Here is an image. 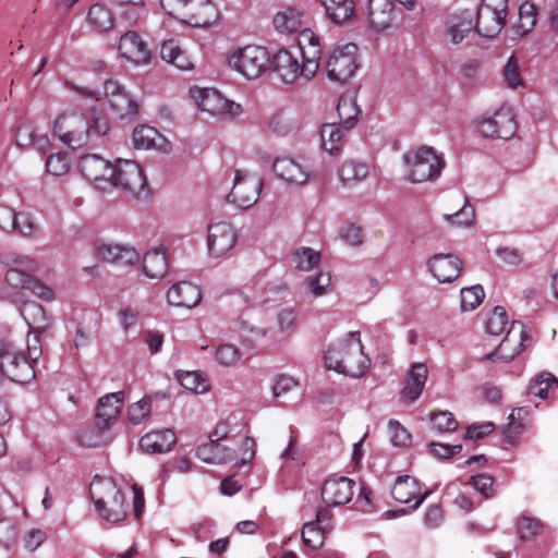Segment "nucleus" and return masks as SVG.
Instances as JSON below:
<instances>
[{
  "label": "nucleus",
  "mask_w": 558,
  "mask_h": 558,
  "mask_svg": "<svg viewBox=\"0 0 558 558\" xmlns=\"http://www.w3.org/2000/svg\"><path fill=\"white\" fill-rule=\"evenodd\" d=\"M99 259L117 266L133 265L138 260V253L131 246L113 243H99L96 248Z\"/></svg>",
  "instance_id": "c85d7f7f"
},
{
  "label": "nucleus",
  "mask_w": 558,
  "mask_h": 558,
  "mask_svg": "<svg viewBox=\"0 0 558 558\" xmlns=\"http://www.w3.org/2000/svg\"><path fill=\"white\" fill-rule=\"evenodd\" d=\"M395 4L391 0H368L367 19L369 26L383 32L392 26Z\"/></svg>",
  "instance_id": "c756f323"
},
{
  "label": "nucleus",
  "mask_w": 558,
  "mask_h": 558,
  "mask_svg": "<svg viewBox=\"0 0 558 558\" xmlns=\"http://www.w3.org/2000/svg\"><path fill=\"white\" fill-rule=\"evenodd\" d=\"M272 170L279 179L292 185H303L311 177L308 167L291 157L276 158Z\"/></svg>",
  "instance_id": "aec40b11"
},
{
  "label": "nucleus",
  "mask_w": 558,
  "mask_h": 558,
  "mask_svg": "<svg viewBox=\"0 0 558 558\" xmlns=\"http://www.w3.org/2000/svg\"><path fill=\"white\" fill-rule=\"evenodd\" d=\"M537 21V10L534 3L530 1L523 2L519 8V22L515 25V33L524 36L530 33Z\"/></svg>",
  "instance_id": "37998d69"
},
{
  "label": "nucleus",
  "mask_w": 558,
  "mask_h": 558,
  "mask_svg": "<svg viewBox=\"0 0 558 558\" xmlns=\"http://www.w3.org/2000/svg\"><path fill=\"white\" fill-rule=\"evenodd\" d=\"M114 22V14L102 3L93 4L87 12V23L90 28L98 34H105L112 31Z\"/></svg>",
  "instance_id": "c9c22d12"
},
{
  "label": "nucleus",
  "mask_w": 558,
  "mask_h": 558,
  "mask_svg": "<svg viewBox=\"0 0 558 558\" xmlns=\"http://www.w3.org/2000/svg\"><path fill=\"white\" fill-rule=\"evenodd\" d=\"M327 76L339 83L347 82L359 68L357 46L345 44L337 46L326 60Z\"/></svg>",
  "instance_id": "9b49d317"
},
{
  "label": "nucleus",
  "mask_w": 558,
  "mask_h": 558,
  "mask_svg": "<svg viewBox=\"0 0 558 558\" xmlns=\"http://www.w3.org/2000/svg\"><path fill=\"white\" fill-rule=\"evenodd\" d=\"M216 360L223 366H232L236 364L241 355L238 349L232 344H221L215 353Z\"/></svg>",
  "instance_id": "680f3d73"
},
{
  "label": "nucleus",
  "mask_w": 558,
  "mask_h": 558,
  "mask_svg": "<svg viewBox=\"0 0 558 558\" xmlns=\"http://www.w3.org/2000/svg\"><path fill=\"white\" fill-rule=\"evenodd\" d=\"M299 46L302 59H304L306 80H310L319 69V61L322 57L319 38L311 29L304 28L299 35Z\"/></svg>",
  "instance_id": "a211bd4d"
},
{
  "label": "nucleus",
  "mask_w": 558,
  "mask_h": 558,
  "mask_svg": "<svg viewBox=\"0 0 558 558\" xmlns=\"http://www.w3.org/2000/svg\"><path fill=\"white\" fill-rule=\"evenodd\" d=\"M355 482L345 476L328 478L322 487L323 501L329 507L350 502L354 495Z\"/></svg>",
  "instance_id": "f3484780"
},
{
  "label": "nucleus",
  "mask_w": 558,
  "mask_h": 558,
  "mask_svg": "<svg viewBox=\"0 0 558 558\" xmlns=\"http://www.w3.org/2000/svg\"><path fill=\"white\" fill-rule=\"evenodd\" d=\"M47 171L52 175H63L70 168V161L65 153L50 155L46 160Z\"/></svg>",
  "instance_id": "13d9d810"
},
{
  "label": "nucleus",
  "mask_w": 558,
  "mask_h": 558,
  "mask_svg": "<svg viewBox=\"0 0 558 558\" xmlns=\"http://www.w3.org/2000/svg\"><path fill=\"white\" fill-rule=\"evenodd\" d=\"M337 114L339 118L338 123L345 130H351L355 125L361 114V109L353 96L349 94L340 96L337 105Z\"/></svg>",
  "instance_id": "58836bf2"
},
{
  "label": "nucleus",
  "mask_w": 558,
  "mask_h": 558,
  "mask_svg": "<svg viewBox=\"0 0 558 558\" xmlns=\"http://www.w3.org/2000/svg\"><path fill=\"white\" fill-rule=\"evenodd\" d=\"M235 243L236 233L229 222L220 221L208 227L207 248L211 257L223 256Z\"/></svg>",
  "instance_id": "dca6fc26"
},
{
  "label": "nucleus",
  "mask_w": 558,
  "mask_h": 558,
  "mask_svg": "<svg viewBox=\"0 0 558 558\" xmlns=\"http://www.w3.org/2000/svg\"><path fill=\"white\" fill-rule=\"evenodd\" d=\"M29 357L21 351L10 339L0 338V381L8 378L14 383L28 384L36 374L33 363H36L40 350L28 345Z\"/></svg>",
  "instance_id": "7ed1b4c3"
},
{
  "label": "nucleus",
  "mask_w": 558,
  "mask_h": 558,
  "mask_svg": "<svg viewBox=\"0 0 558 558\" xmlns=\"http://www.w3.org/2000/svg\"><path fill=\"white\" fill-rule=\"evenodd\" d=\"M108 130L109 122L105 116H93L89 120L75 109L62 112L53 124L54 135L73 149L93 143L104 136Z\"/></svg>",
  "instance_id": "f257e3e1"
},
{
  "label": "nucleus",
  "mask_w": 558,
  "mask_h": 558,
  "mask_svg": "<svg viewBox=\"0 0 558 558\" xmlns=\"http://www.w3.org/2000/svg\"><path fill=\"white\" fill-rule=\"evenodd\" d=\"M118 50L122 59L136 65L148 63L151 57L146 43L135 32H126L120 37Z\"/></svg>",
  "instance_id": "412c9836"
},
{
  "label": "nucleus",
  "mask_w": 558,
  "mask_h": 558,
  "mask_svg": "<svg viewBox=\"0 0 558 558\" xmlns=\"http://www.w3.org/2000/svg\"><path fill=\"white\" fill-rule=\"evenodd\" d=\"M504 81L511 89H515L524 85V81L520 71V62L515 56H510L502 71Z\"/></svg>",
  "instance_id": "8fccbe9b"
},
{
  "label": "nucleus",
  "mask_w": 558,
  "mask_h": 558,
  "mask_svg": "<svg viewBox=\"0 0 558 558\" xmlns=\"http://www.w3.org/2000/svg\"><path fill=\"white\" fill-rule=\"evenodd\" d=\"M143 272L150 279L162 278L169 269L168 257L163 248L148 251L143 257Z\"/></svg>",
  "instance_id": "e433bc0d"
},
{
  "label": "nucleus",
  "mask_w": 558,
  "mask_h": 558,
  "mask_svg": "<svg viewBox=\"0 0 558 558\" xmlns=\"http://www.w3.org/2000/svg\"><path fill=\"white\" fill-rule=\"evenodd\" d=\"M327 16L337 24L349 21L355 11L353 0H319Z\"/></svg>",
  "instance_id": "ea45409f"
},
{
  "label": "nucleus",
  "mask_w": 558,
  "mask_h": 558,
  "mask_svg": "<svg viewBox=\"0 0 558 558\" xmlns=\"http://www.w3.org/2000/svg\"><path fill=\"white\" fill-rule=\"evenodd\" d=\"M345 130L339 123H326L320 129L322 146L330 155L337 154L344 143Z\"/></svg>",
  "instance_id": "4c0bfd02"
},
{
  "label": "nucleus",
  "mask_w": 558,
  "mask_h": 558,
  "mask_svg": "<svg viewBox=\"0 0 558 558\" xmlns=\"http://www.w3.org/2000/svg\"><path fill=\"white\" fill-rule=\"evenodd\" d=\"M104 95L111 111L119 118L133 117L138 112V102L118 81L107 80L104 85Z\"/></svg>",
  "instance_id": "2eb2a0df"
},
{
  "label": "nucleus",
  "mask_w": 558,
  "mask_h": 558,
  "mask_svg": "<svg viewBox=\"0 0 558 558\" xmlns=\"http://www.w3.org/2000/svg\"><path fill=\"white\" fill-rule=\"evenodd\" d=\"M553 387H558L557 377L549 372H542L531 380L529 391L535 397L546 399Z\"/></svg>",
  "instance_id": "c03bdc74"
},
{
  "label": "nucleus",
  "mask_w": 558,
  "mask_h": 558,
  "mask_svg": "<svg viewBox=\"0 0 558 558\" xmlns=\"http://www.w3.org/2000/svg\"><path fill=\"white\" fill-rule=\"evenodd\" d=\"M295 267L302 271H310L320 262V253L310 247H299L292 254Z\"/></svg>",
  "instance_id": "a18cd8bd"
},
{
  "label": "nucleus",
  "mask_w": 558,
  "mask_h": 558,
  "mask_svg": "<svg viewBox=\"0 0 558 558\" xmlns=\"http://www.w3.org/2000/svg\"><path fill=\"white\" fill-rule=\"evenodd\" d=\"M475 213L472 206L468 203L457 213L452 215H445L444 218L452 226L469 227L473 223Z\"/></svg>",
  "instance_id": "bf43d9fd"
},
{
  "label": "nucleus",
  "mask_w": 558,
  "mask_h": 558,
  "mask_svg": "<svg viewBox=\"0 0 558 558\" xmlns=\"http://www.w3.org/2000/svg\"><path fill=\"white\" fill-rule=\"evenodd\" d=\"M402 160L404 178L414 184L436 181L446 167L444 155L426 145L408 150Z\"/></svg>",
  "instance_id": "20e7f679"
},
{
  "label": "nucleus",
  "mask_w": 558,
  "mask_h": 558,
  "mask_svg": "<svg viewBox=\"0 0 558 558\" xmlns=\"http://www.w3.org/2000/svg\"><path fill=\"white\" fill-rule=\"evenodd\" d=\"M508 15V0H482L474 14V28L483 37L493 38L504 28Z\"/></svg>",
  "instance_id": "1a4fd4ad"
},
{
  "label": "nucleus",
  "mask_w": 558,
  "mask_h": 558,
  "mask_svg": "<svg viewBox=\"0 0 558 558\" xmlns=\"http://www.w3.org/2000/svg\"><path fill=\"white\" fill-rule=\"evenodd\" d=\"M20 313L28 327L35 333H44L50 326V318L45 308L35 301H25L20 306Z\"/></svg>",
  "instance_id": "72a5a7b5"
},
{
  "label": "nucleus",
  "mask_w": 558,
  "mask_h": 558,
  "mask_svg": "<svg viewBox=\"0 0 558 558\" xmlns=\"http://www.w3.org/2000/svg\"><path fill=\"white\" fill-rule=\"evenodd\" d=\"M133 145L137 149H157L168 153L170 143L158 132L157 129L148 125H138L133 130Z\"/></svg>",
  "instance_id": "7c9ffc66"
},
{
  "label": "nucleus",
  "mask_w": 558,
  "mask_h": 558,
  "mask_svg": "<svg viewBox=\"0 0 558 558\" xmlns=\"http://www.w3.org/2000/svg\"><path fill=\"white\" fill-rule=\"evenodd\" d=\"M543 530V524L539 520L522 515L518 520V532L522 541L533 539Z\"/></svg>",
  "instance_id": "5fc2aeb1"
},
{
  "label": "nucleus",
  "mask_w": 558,
  "mask_h": 558,
  "mask_svg": "<svg viewBox=\"0 0 558 558\" xmlns=\"http://www.w3.org/2000/svg\"><path fill=\"white\" fill-rule=\"evenodd\" d=\"M299 313L294 307L281 308L277 314L278 330L290 336L296 328Z\"/></svg>",
  "instance_id": "864d4df0"
},
{
  "label": "nucleus",
  "mask_w": 558,
  "mask_h": 558,
  "mask_svg": "<svg viewBox=\"0 0 558 558\" xmlns=\"http://www.w3.org/2000/svg\"><path fill=\"white\" fill-rule=\"evenodd\" d=\"M201 300L199 288L190 281L173 283L167 292V302L171 306L193 308L201 303Z\"/></svg>",
  "instance_id": "bb28decb"
},
{
  "label": "nucleus",
  "mask_w": 558,
  "mask_h": 558,
  "mask_svg": "<svg viewBox=\"0 0 558 558\" xmlns=\"http://www.w3.org/2000/svg\"><path fill=\"white\" fill-rule=\"evenodd\" d=\"M177 444V436L170 428L153 430L140 439V448L146 453H163Z\"/></svg>",
  "instance_id": "2f4dec72"
},
{
  "label": "nucleus",
  "mask_w": 558,
  "mask_h": 558,
  "mask_svg": "<svg viewBox=\"0 0 558 558\" xmlns=\"http://www.w3.org/2000/svg\"><path fill=\"white\" fill-rule=\"evenodd\" d=\"M108 186L120 189L138 201L149 197L146 178L140 165L129 159H118L108 175Z\"/></svg>",
  "instance_id": "0eeeda50"
},
{
  "label": "nucleus",
  "mask_w": 558,
  "mask_h": 558,
  "mask_svg": "<svg viewBox=\"0 0 558 558\" xmlns=\"http://www.w3.org/2000/svg\"><path fill=\"white\" fill-rule=\"evenodd\" d=\"M17 537V525L12 519L0 520V544L9 547Z\"/></svg>",
  "instance_id": "0e129e2a"
},
{
  "label": "nucleus",
  "mask_w": 558,
  "mask_h": 558,
  "mask_svg": "<svg viewBox=\"0 0 558 558\" xmlns=\"http://www.w3.org/2000/svg\"><path fill=\"white\" fill-rule=\"evenodd\" d=\"M262 187V178L247 171L236 170L227 201L240 209H247L258 201Z\"/></svg>",
  "instance_id": "9d476101"
},
{
  "label": "nucleus",
  "mask_w": 558,
  "mask_h": 558,
  "mask_svg": "<svg viewBox=\"0 0 558 558\" xmlns=\"http://www.w3.org/2000/svg\"><path fill=\"white\" fill-rule=\"evenodd\" d=\"M331 277L328 272H319L316 276L308 277L305 280L307 289L315 296L323 295L330 286Z\"/></svg>",
  "instance_id": "e2e57ef3"
},
{
  "label": "nucleus",
  "mask_w": 558,
  "mask_h": 558,
  "mask_svg": "<svg viewBox=\"0 0 558 558\" xmlns=\"http://www.w3.org/2000/svg\"><path fill=\"white\" fill-rule=\"evenodd\" d=\"M180 385L194 393H204L208 391V380L198 372H182L178 374Z\"/></svg>",
  "instance_id": "49530a36"
},
{
  "label": "nucleus",
  "mask_w": 558,
  "mask_h": 558,
  "mask_svg": "<svg viewBox=\"0 0 558 558\" xmlns=\"http://www.w3.org/2000/svg\"><path fill=\"white\" fill-rule=\"evenodd\" d=\"M369 172V167L361 161L349 160L341 165L338 175L343 185L352 186L363 181Z\"/></svg>",
  "instance_id": "a19ab883"
},
{
  "label": "nucleus",
  "mask_w": 558,
  "mask_h": 558,
  "mask_svg": "<svg viewBox=\"0 0 558 558\" xmlns=\"http://www.w3.org/2000/svg\"><path fill=\"white\" fill-rule=\"evenodd\" d=\"M508 325V316L505 307L496 306L486 322V331L494 336L501 335Z\"/></svg>",
  "instance_id": "603ef678"
},
{
  "label": "nucleus",
  "mask_w": 558,
  "mask_h": 558,
  "mask_svg": "<svg viewBox=\"0 0 558 558\" xmlns=\"http://www.w3.org/2000/svg\"><path fill=\"white\" fill-rule=\"evenodd\" d=\"M151 413V402L148 396L143 397L141 400L132 403L128 408V420L133 425H138L148 420Z\"/></svg>",
  "instance_id": "09e8293b"
},
{
  "label": "nucleus",
  "mask_w": 558,
  "mask_h": 558,
  "mask_svg": "<svg viewBox=\"0 0 558 558\" xmlns=\"http://www.w3.org/2000/svg\"><path fill=\"white\" fill-rule=\"evenodd\" d=\"M198 107L213 116H228L230 118H236L243 112L240 104L222 97L214 89H205L202 93Z\"/></svg>",
  "instance_id": "4be33fe9"
},
{
  "label": "nucleus",
  "mask_w": 558,
  "mask_h": 558,
  "mask_svg": "<svg viewBox=\"0 0 558 558\" xmlns=\"http://www.w3.org/2000/svg\"><path fill=\"white\" fill-rule=\"evenodd\" d=\"M390 441L396 447L408 446L411 441V434L396 420L388 422Z\"/></svg>",
  "instance_id": "052dcab7"
},
{
  "label": "nucleus",
  "mask_w": 558,
  "mask_h": 558,
  "mask_svg": "<svg viewBox=\"0 0 558 558\" xmlns=\"http://www.w3.org/2000/svg\"><path fill=\"white\" fill-rule=\"evenodd\" d=\"M430 422L433 428L438 433H451L458 427V422L450 412L432 413Z\"/></svg>",
  "instance_id": "6e6d98bb"
},
{
  "label": "nucleus",
  "mask_w": 558,
  "mask_h": 558,
  "mask_svg": "<svg viewBox=\"0 0 558 558\" xmlns=\"http://www.w3.org/2000/svg\"><path fill=\"white\" fill-rule=\"evenodd\" d=\"M303 13L295 9L278 12L274 17V26L281 34H293L302 27Z\"/></svg>",
  "instance_id": "79ce46f5"
},
{
  "label": "nucleus",
  "mask_w": 558,
  "mask_h": 558,
  "mask_svg": "<svg viewBox=\"0 0 558 558\" xmlns=\"http://www.w3.org/2000/svg\"><path fill=\"white\" fill-rule=\"evenodd\" d=\"M2 263L8 267L5 281L12 289H28L32 274L36 271V262L25 255L7 253L1 256Z\"/></svg>",
  "instance_id": "4468645a"
},
{
  "label": "nucleus",
  "mask_w": 558,
  "mask_h": 558,
  "mask_svg": "<svg viewBox=\"0 0 558 558\" xmlns=\"http://www.w3.org/2000/svg\"><path fill=\"white\" fill-rule=\"evenodd\" d=\"M107 428H100L95 423V427L82 429L77 435L78 442L87 448L98 447L102 444V433Z\"/></svg>",
  "instance_id": "4d7b16f0"
},
{
  "label": "nucleus",
  "mask_w": 558,
  "mask_h": 558,
  "mask_svg": "<svg viewBox=\"0 0 558 558\" xmlns=\"http://www.w3.org/2000/svg\"><path fill=\"white\" fill-rule=\"evenodd\" d=\"M229 66L247 80L263 75L270 64V53L262 46L247 45L234 50L228 58Z\"/></svg>",
  "instance_id": "6e6552de"
},
{
  "label": "nucleus",
  "mask_w": 558,
  "mask_h": 558,
  "mask_svg": "<svg viewBox=\"0 0 558 558\" xmlns=\"http://www.w3.org/2000/svg\"><path fill=\"white\" fill-rule=\"evenodd\" d=\"M429 490L421 495V486L416 478L410 475L398 476L391 489L392 498L400 504L415 500L412 509H416L428 497Z\"/></svg>",
  "instance_id": "5701e85b"
},
{
  "label": "nucleus",
  "mask_w": 558,
  "mask_h": 558,
  "mask_svg": "<svg viewBox=\"0 0 558 558\" xmlns=\"http://www.w3.org/2000/svg\"><path fill=\"white\" fill-rule=\"evenodd\" d=\"M474 28V13L470 10L450 14L446 20L445 36L451 44H460Z\"/></svg>",
  "instance_id": "cd10ccee"
},
{
  "label": "nucleus",
  "mask_w": 558,
  "mask_h": 558,
  "mask_svg": "<svg viewBox=\"0 0 558 558\" xmlns=\"http://www.w3.org/2000/svg\"><path fill=\"white\" fill-rule=\"evenodd\" d=\"M47 539V533L41 529H31L23 536L24 547L29 551H35Z\"/></svg>",
  "instance_id": "774afa93"
},
{
  "label": "nucleus",
  "mask_w": 558,
  "mask_h": 558,
  "mask_svg": "<svg viewBox=\"0 0 558 558\" xmlns=\"http://www.w3.org/2000/svg\"><path fill=\"white\" fill-rule=\"evenodd\" d=\"M432 275L439 282H451L456 280L461 271V260L452 254H435L427 263Z\"/></svg>",
  "instance_id": "b1692460"
},
{
  "label": "nucleus",
  "mask_w": 558,
  "mask_h": 558,
  "mask_svg": "<svg viewBox=\"0 0 558 558\" xmlns=\"http://www.w3.org/2000/svg\"><path fill=\"white\" fill-rule=\"evenodd\" d=\"M428 369L423 363H414L411 366L409 376L404 383L401 395L410 402L415 401L421 396L427 380Z\"/></svg>",
  "instance_id": "f704fd0d"
},
{
  "label": "nucleus",
  "mask_w": 558,
  "mask_h": 558,
  "mask_svg": "<svg viewBox=\"0 0 558 558\" xmlns=\"http://www.w3.org/2000/svg\"><path fill=\"white\" fill-rule=\"evenodd\" d=\"M340 238L349 245L356 246L363 243L364 234L361 227L352 223L343 226L340 230Z\"/></svg>",
  "instance_id": "338daca9"
},
{
  "label": "nucleus",
  "mask_w": 558,
  "mask_h": 558,
  "mask_svg": "<svg viewBox=\"0 0 558 558\" xmlns=\"http://www.w3.org/2000/svg\"><path fill=\"white\" fill-rule=\"evenodd\" d=\"M326 532L328 526L317 527L316 523H305L301 532L302 541L306 547L318 549L324 544Z\"/></svg>",
  "instance_id": "de8ad7c7"
},
{
  "label": "nucleus",
  "mask_w": 558,
  "mask_h": 558,
  "mask_svg": "<svg viewBox=\"0 0 558 558\" xmlns=\"http://www.w3.org/2000/svg\"><path fill=\"white\" fill-rule=\"evenodd\" d=\"M161 10L169 16L194 27H207L218 19L210 0H160Z\"/></svg>",
  "instance_id": "423d86ee"
},
{
  "label": "nucleus",
  "mask_w": 558,
  "mask_h": 558,
  "mask_svg": "<svg viewBox=\"0 0 558 558\" xmlns=\"http://www.w3.org/2000/svg\"><path fill=\"white\" fill-rule=\"evenodd\" d=\"M78 168L83 177L96 184L97 189L105 191L108 187V175L112 165L98 155L82 156Z\"/></svg>",
  "instance_id": "6ab92c4d"
},
{
  "label": "nucleus",
  "mask_w": 558,
  "mask_h": 558,
  "mask_svg": "<svg viewBox=\"0 0 558 558\" xmlns=\"http://www.w3.org/2000/svg\"><path fill=\"white\" fill-rule=\"evenodd\" d=\"M461 310L473 311L484 300L485 292L482 286L476 284L461 290Z\"/></svg>",
  "instance_id": "3c124183"
},
{
  "label": "nucleus",
  "mask_w": 558,
  "mask_h": 558,
  "mask_svg": "<svg viewBox=\"0 0 558 558\" xmlns=\"http://www.w3.org/2000/svg\"><path fill=\"white\" fill-rule=\"evenodd\" d=\"M90 498L99 515L111 523L124 520L125 498L117 484L107 477L95 476L89 486Z\"/></svg>",
  "instance_id": "39448f33"
},
{
  "label": "nucleus",
  "mask_w": 558,
  "mask_h": 558,
  "mask_svg": "<svg viewBox=\"0 0 558 558\" xmlns=\"http://www.w3.org/2000/svg\"><path fill=\"white\" fill-rule=\"evenodd\" d=\"M274 70L284 83H293L299 76L306 78L304 59L300 64L299 59L288 49H280L272 59Z\"/></svg>",
  "instance_id": "393cba45"
},
{
  "label": "nucleus",
  "mask_w": 558,
  "mask_h": 558,
  "mask_svg": "<svg viewBox=\"0 0 558 558\" xmlns=\"http://www.w3.org/2000/svg\"><path fill=\"white\" fill-rule=\"evenodd\" d=\"M196 456L202 461L210 464H221L235 459L233 449L221 445L217 439L211 438V436L207 442L197 447Z\"/></svg>",
  "instance_id": "473e14b6"
},
{
  "label": "nucleus",
  "mask_w": 558,
  "mask_h": 558,
  "mask_svg": "<svg viewBox=\"0 0 558 558\" xmlns=\"http://www.w3.org/2000/svg\"><path fill=\"white\" fill-rule=\"evenodd\" d=\"M531 342L530 330L520 322H512L505 339L495 352L488 353L489 361L509 362L514 359Z\"/></svg>",
  "instance_id": "ddd939ff"
},
{
  "label": "nucleus",
  "mask_w": 558,
  "mask_h": 558,
  "mask_svg": "<svg viewBox=\"0 0 558 558\" xmlns=\"http://www.w3.org/2000/svg\"><path fill=\"white\" fill-rule=\"evenodd\" d=\"M476 129L483 137L509 140L517 132V123L511 108L502 106L492 117L481 118Z\"/></svg>",
  "instance_id": "f8f14e48"
},
{
  "label": "nucleus",
  "mask_w": 558,
  "mask_h": 558,
  "mask_svg": "<svg viewBox=\"0 0 558 558\" xmlns=\"http://www.w3.org/2000/svg\"><path fill=\"white\" fill-rule=\"evenodd\" d=\"M469 484H471L484 498H489L494 495V478L487 474H478L472 476Z\"/></svg>",
  "instance_id": "69168bd1"
},
{
  "label": "nucleus",
  "mask_w": 558,
  "mask_h": 558,
  "mask_svg": "<svg viewBox=\"0 0 558 558\" xmlns=\"http://www.w3.org/2000/svg\"><path fill=\"white\" fill-rule=\"evenodd\" d=\"M359 331H351L326 351L324 361L328 369H333L350 377L362 376L369 367L371 361L363 351Z\"/></svg>",
  "instance_id": "f03ea898"
},
{
  "label": "nucleus",
  "mask_w": 558,
  "mask_h": 558,
  "mask_svg": "<svg viewBox=\"0 0 558 558\" xmlns=\"http://www.w3.org/2000/svg\"><path fill=\"white\" fill-rule=\"evenodd\" d=\"M123 400V391L108 393L100 398L95 417L97 426L109 429L120 415Z\"/></svg>",
  "instance_id": "a878e982"
}]
</instances>
